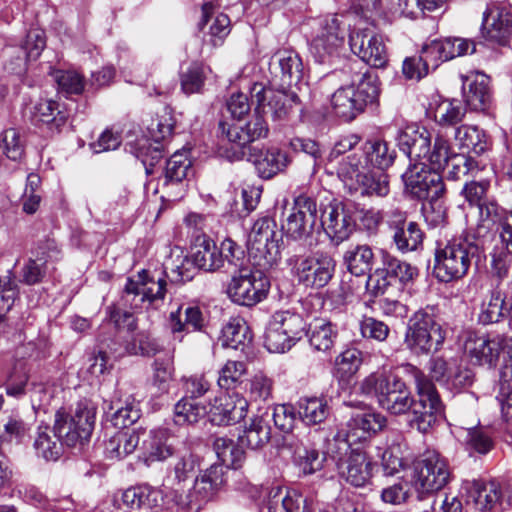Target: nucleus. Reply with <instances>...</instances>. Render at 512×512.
Returning <instances> with one entry per match:
<instances>
[{
  "label": "nucleus",
  "mask_w": 512,
  "mask_h": 512,
  "mask_svg": "<svg viewBox=\"0 0 512 512\" xmlns=\"http://www.w3.org/2000/svg\"><path fill=\"white\" fill-rule=\"evenodd\" d=\"M399 371L413 382L415 398L403 377L390 370H377L358 385L360 394L375 399L378 406L393 416L407 415L408 425L422 434L429 433L444 417V404L435 384L411 363Z\"/></svg>",
  "instance_id": "f257e3e1"
},
{
  "label": "nucleus",
  "mask_w": 512,
  "mask_h": 512,
  "mask_svg": "<svg viewBox=\"0 0 512 512\" xmlns=\"http://www.w3.org/2000/svg\"><path fill=\"white\" fill-rule=\"evenodd\" d=\"M252 104L242 92L233 93L226 101L227 111L234 122L219 121L217 135L222 141L227 140L235 147L232 155L228 156L231 160L243 159L244 149L250 143L268 136L269 127L260 110L255 109L254 116L242 122L243 117L250 112Z\"/></svg>",
  "instance_id": "f03ea898"
},
{
  "label": "nucleus",
  "mask_w": 512,
  "mask_h": 512,
  "mask_svg": "<svg viewBox=\"0 0 512 512\" xmlns=\"http://www.w3.org/2000/svg\"><path fill=\"white\" fill-rule=\"evenodd\" d=\"M486 249L471 235L448 240L444 246L438 244L435 250L433 273L442 283H450L464 278L472 260Z\"/></svg>",
  "instance_id": "7ed1b4c3"
},
{
  "label": "nucleus",
  "mask_w": 512,
  "mask_h": 512,
  "mask_svg": "<svg viewBox=\"0 0 512 512\" xmlns=\"http://www.w3.org/2000/svg\"><path fill=\"white\" fill-rule=\"evenodd\" d=\"M446 339L437 307L427 305L415 311L407 322L404 344L411 354L421 357L440 351Z\"/></svg>",
  "instance_id": "20e7f679"
},
{
  "label": "nucleus",
  "mask_w": 512,
  "mask_h": 512,
  "mask_svg": "<svg viewBox=\"0 0 512 512\" xmlns=\"http://www.w3.org/2000/svg\"><path fill=\"white\" fill-rule=\"evenodd\" d=\"M452 473L445 457L435 450H427L413 466L411 487L416 499L433 498L451 480Z\"/></svg>",
  "instance_id": "39448f33"
},
{
  "label": "nucleus",
  "mask_w": 512,
  "mask_h": 512,
  "mask_svg": "<svg viewBox=\"0 0 512 512\" xmlns=\"http://www.w3.org/2000/svg\"><path fill=\"white\" fill-rule=\"evenodd\" d=\"M331 458L341 479L354 487L371 483L376 463L361 449H352L345 439H334Z\"/></svg>",
  "instance_id": "423d86ee"
},
{
  "label": "nucleus",
  "mask_w": 512,
  "mask_h": 512,
  "mask_svg": "<svg viewBox=\"0 0 512 512\" xmlns=\"http://www.w3.org/2000/svg\"><path fill=\"white\" fill-rule=\"evenodd\" d=\"M327 438L321 428L309 429L306 433L283 436V447L292 453V461L300 475L310 476L324 468L327 453L320 451L317 442Z\"/></svg>",
  "instance_id": "0eeeda50"
},
{
  "label": "nucleus",
  "mask_w": 512,
  "mask_h": 512,
  "mask_svg": "<svg viewBox=\"0 0 512 512\" xmlns=\"http://www.w3.org/2000/svg\"><path fill=\"white\" fill-rule=\"evenodd\" d=\"M293 276L298 284L305 288L319 290L326 287L333 279L336 261L327 252L317 251L303 256L294 254L287 259Z\"/></svg>",
  "instance_id": "6e6552de"
},
{
  "label": "nucleus",
  "mask_w": 512,
  "mask_h": 512,
  "mask_svg": "<svg viewBox=\"0 0 512 512\" xmlns=\"http://www.w3.org/2000/svg\"><path fill=\"white\" fill-rule=\"evenodd\" d=\"M96 409L88 402H79L73 411L61 408L55 413V433L68 447L84 445L95 426Z\"/></svg>",
  "instance_id": "1a4fd4ad"
},
{
  "label": "nucleus",
  "mask_w": 512,
  "mask_h": 512,
  "mask_svg": "<svg viewBox=\"0 0 512 512\" xmlns=\"http://www.w3.org/2000/svg\"><path fill=\"white\" fill-rule=\"evenodd\" d=\"M282 233L277 231L275 220L269 216L259 218L253 225L248 240V255L254 265L268 268L280 259Z\"/></svg>",
  "instance_id": "9d476101"
},
{
  "label": "nucleus",
  "mask_w": 512,
  "mask_h": 512,
  "mask_svg": "<svg viewBox=\"0 0 512 512\" xmlns=\"http://www.w3.org/2000/svg\"><path fill=\"white\" fill-rule=\"evenodd\" d=\"M318 210L314 197L299 194L294 197L293 206L286 219L283 229L288 239L303 241L309 247L317 244L315 234H320V224L317 225Z\"/></svg>",
  "instance_id": "9b49d317"
},
{
  "label": "nucleus",
  "mask_w": 512,
  "mask_h": 512,
  "mask_svg": "<svg viewBox=\"0 0 512 512\" xmlns=\"http://www.w3.org/2000/svg\"><path fill=\"white\" fill-rule=\"evenodd\" d=\"M167 273L165 270H140L135 277H128L122 290L124 306L138 308L144 302L150 304L163 301L167 293Z\"/></svg>",
  "instance_id": "f8f14e48"
},
{
  "label": "nucleus",
  "mask_w": 512,
  "mask_h": 512,
  "mask_svg": "<svg viewBox=\"0 0 512 512\" xmlns=\"http://www.w3.org/2000/svg\"><path fill=\"white\" fill-rule=\"evenodd\" d=\"M481 43L491 49L509 47L512 39V5L490 1L482 14Z\"/></svg>",
  "instance_id": "ddd939ff"
},
{
  "label": "nucleus",
  "mask_w": 512,
  "mask_h": 512,
  "mask_svg": "<svg viewBox=\"0 0 512 512\" xmlns=\"http://www.w3.org/2000/svg\"><path fill=\"white\" fill-rule=\"evenodd\" d=\"M249 93L252 103H256V110L264 109L267 101L268 112L275 122L288 121L296 111H303L301 97L295 90L284 87L273 90L261 82H254Z\"/></svg>",
  "instance_id": "4468645a"
},
{
  "label": "nucleus",
  "mask_w": 512,
  "mask_h": 512,
  "mask_svg": "<svg viewBox=\"0 0 512 512\" xmlns=\"http://www.w3.org/2000/svg\"><path fill=\"white\" fill-rule=\"evenodd\" d=\"M405 192L411 199L437 203L446 194V186L440 172L430 169L426 163L410 164L402 174Z\"/></svg>",
  "instance_id": "2eb2a0df"
},
{
  "label": "nucleus",
  "mask_w": 512,
  "mask_h": 512,
  "mask_svg": "<svg viewBox=\"0 0 512 512\" xmlns=\"http://www.w3.org/2000/svg\"><path fill=\"white\" fill-rule=\"evenodd\" d=\"M269 290L270 280L263 271L244 269L233 275L227 292L234 303L252 307L266 299Z\"/></svg>",
  "instance_id": "dca6fc26"
},
{
  "label": "nucleus",
  "mask_w": 512,
  "mask_h": 512,
  "mask_svg": "<svg viewBox=\"0 0 512 512\" xmlns=\"http://www.w3.org/2000/svg\"><path fill=\"white\" fill-rule=\"evenodd\" d=\"M192 162L186 153L175 152L165 161L158 177V189L161 198L169 202L181 200L188 189V173Z\"/></svg>",
  "instance_id": "f3484780"
},
{
  "label": "nucleus",
  "mask_w": 512,
  "mask_h": 512,
  "mask_svg": "<svg viewBox=\"0 0 512 512\" xmlns=\"http://www.w3.org/2000/svg\"><path fill=\"white\" fill-rule=\"evenodd\" d=\"M429 371L432 380L454 394L467 391L476 380L475 372L468 365L441 356L429 360Z\"/></svg>",
  "instance_id": "a211bd4d"
},
{
  "label": "nucleus",
  "mask_w": 512,
  "mask_h": 512,
  "mask_svg": "<svg viewBox=\"0 0 512 512\" xmlns=\"http://www.w3.org/2000/svg\"><path fill=\"white\" fill-rule=\"evenodd\" d=\"M176 125V119L170 107H165L163 114L157 119L156 129L151 128L150 134L154 144L147 141L139 144L136 149V157L142 162L147 175L154 174V169L164 156V146L161 141H165L173 134Z\"/></svg>",
  "instance_id": "6ab92c4d"
},
{
  "label": "nucleus",
  "mask_w": 512,
  "mask_h": 512,
  "mask_svg": "<svg viewBox=\"0 0 512 512\" xmlns=\"http://www.w3.org/2000/svg\"><path fill=\"white\" fill-rule=\"evenodd\" d=\"M351 51L374 68L386 67L389 56L381 35L372 29H355L349 35Z\"/></svg>",
  "instance_id": "aec40b11"
},
{
  "label": "nucleus",
  "mask_w": 512,
  "mask_h": 512,
  "mask_svg": "<svg viewBox=\"0 0 512 512\" xmlns=\"http://www.w3.org/2000/svg\"><path fill=\"white\" fill-rule=\"evenodd\" d=\"M387 225L396 249L401 253L417 251L423 245L425 233L415 221H408L407 214L399 209L390 212Z\"/></svg>",
  "instance_id": "412c9836"
},
{
  "label": "nucleus",
  "mask_w": 512,
  "mask_h": 512,
  "mask_svg": "<svg viewBox=\"0 0 512 512\" xmlns=\"http://www.w3.org/2000/svg\"><path fill=\"white\" fill-rule=\"evenodd\" d=\"M511 218L512 210L502 207L492 197L478 208V222L470 235L486 247L496 237V232Z\"/></svg>",
  "instance_id": "4be33fe9"
},
{
  "label": "nucleus",
  "mask_w": 512,
  "mask_h": 512,
  "mask_svg": "<svg viewBox=\"0 0 512 512\" xmlns=\"http://www.w3.org/2000/svg\"><path fill=\"white\" fill-rule=\"evenodd\" d=\"M494 284L489 292L488 302L483 304L479 321L484 324L500 322L512 310V278L492 277Z\"/></svg>",
  "instance_id": "5701e85b"
},
{
  "label": "nucleus",
  "mask_w": 512,
  "mask_h": 512,
  "mask_svg": "<svg viewBox=\"0 0 512 512\" xmlns=\"http://www.w3.org/2000/svg\"><path fill=\"white\" fill-rule=\"evenodd\" d=\"M512 340L503 335L488 337L470 333L465 341V351L475 364L495 367L501 352L510 346Z\"/></svg>",
  "instance_id": "b1692460"
},
{
  "label": "nucleus",
  "mask_w": 512,
  "mask_h": 512,
  "mask_svg": "<svg viewBox=\"0 0 512 512\" xmlns=\"http://www.w3.org/2000/svg\"><path fill=\"white\" fill-rule=\"evenodd\" d=\"M30 258L22 268V282L27 285L40 283L46 276L49 265L60 258V250L54 239L39 241Z\"/></svg>",
  "instance_id": "393cba45"
},
{
  "label": "nucleus",
  "mask_w": 512,
  "mask_h": 512,
  "mask_svg": "<svg viewBox=\"0 0 512 512\" xmlns=\"http://www.w3.org/2000/svg\"><path fill=\"white\" fill-rule=\"evenodd\" d=\"M270 66L275 70L282 87H296L301 90L304 81L305 68L301 56L292 49H281L276 51L271 57Z\"/></svg>",
  "instance_id": "a878e982"
},
{
  "label": "nucleus",
  "mask_w": 512,
  "mask_h": 512,
  "mask_svg": "<svg viewBox=\"0 0 512 512\" xmlns=\"http://www.w3.org/2000/svg\"><path fill=\"white\" fill-rule=\"evenodd\" d=\"M352 212L342 203L330 204L322 212L320 230L336 244L347 240L355 229Z\"/></svg>",
  "instance_id": "bb28decb"
},
{
  "label": "nucleus",
  "mask_w": 512,
  "mask_h": 512,
  "mask_svg": "<svg viewBox=\"0 0 512 512\" xmlns=\"http://www.w3.org/2000/svg\"><path fill=\"white\" fill-rule=\"evenodd\" d=\"M248 150L247 160L254 165L257 175L265 180L284 172L292 161L288 153L278 147H248Z\"/></svg>",
  "instance_id": "cd10ccee"
},
{
  "label": "nucleus",
  "mask_w": 512,
  "mask_h": 512,
  "mask_svg": "<svg viewBox=\"0 0 512 512\" xmlns=\"http://www.w3.org/2000/svg\"><path fill=\"white\" fill-rule=\"evenodd\" d=\"M248 401L239 393L233 392L216 398L208 413L212 424L227 426L242 421L248 411Z\"/></svg>",
  "instance_id": "c85d7f7f"
},
{
  "label": "nucleus",
  "mask_w": 512,
  "mask_h": 512,
  "mask_svg": "<svg viewBox=\"0 0 512 512\" xmlns=\"http://www.w3.org/2000/svg\"><path fill=\"white\" fill-rule=\"evenodd\" d=\"M462 92L465 104L471 111L487 113L493 106L490 78L483 73L466 76Z\"/></svg>",
  "instance_id": "c756f323"
},
{
  "label": "nucleus",
  "mask_w": 512,
  "mask_h": 512,
  "mask_svg": "<svg viewBox=\"0 0 512 512\" xmlns=\"http://www.w3.org/2000/svg\"><path fill=\"white\" fill-rule=\"evenodd\" d=\"M228 480V468L214 463L195 478L193 496L199 503H207L224 490Z\"/></svg>",
  "instance_id": "7c9ffc66"
},
{
  "label": "nucleus",
  "mask_w": 512,
  "mask_h": 512,
  "mask_svg": "<svg viewBox=\"0 0 512 512\" xmlns=\"http://www.w3.org/2000/svg\"><path fill=\"white\" fill-rule=\"evenodd\" d=\"M171 434L167 428H157L149 431L140 446L139 460L147 467L155 462H162L175 454V448L170 442Z\"/></svg>",
  "instance_id": "2f4dec72"
},
{
  "label": "nucleus",
  "mask_w": 512,
  "mask_h": 512,
  "mask_svg": "<svg viewBox=\"0 0 512 512\" xmlns=\"http://www.w3.org/2000/svg\"><path fill=\"white\" fill-rule=\"evenodd\" d=\"M396 140L410 161H421L430 151L432 134L425 127L407 126L398 131Z\"/></svg>",
  "instance_id": "473e14b6"
},
{
  "label": "nucleus",
  "mask_w": 512,
  "mask_h": 512,
  "mask_svg": "<svg viewBox=\"0 0 512 512\" xmlns=\"http://www.w3.org/2000/svg\"><path fill=\"white\" fill-rule=\"evenodd\" d=\"M353 66V64L346 66L343 72L353 73L350 85H353L355 98L363 113L368 106L378 103L380 82L375 72L369 69L364 72H356Z\"/></svg>",
  "instance_id": "72a5a7b5"
},
{
  "label": "nucleus",
  "mask_w": 512,
  "mask_h": 512,
  "mask_svg": "<svg viewBox=\"0 0 512 512\" xmlns=\"http://www.w3.org/2000/svg\"><path fill=\"white\" fill-rule=\"evenodd\" d=\"M67 113L52 99H40L31 109L32 123L46 129L50 136L59 134L67 123Z\"/></svg>",
  "instance_id": "f704fd0d"
},
{
  "label": "nucleus",
  "mask_w": 512,
  "mask_h": 512,
  "mask_svg": "<svg viewBox=\"0 0 512 512\" xmlns=\"http://www.w3.org/2000/svg\"><path fill=\"white\" fill-rule=\"evenodd\" d=\"M169 328L173 335L178 333L202 332L207 326V315L198 305H180L169 315Z\"/></svg>",
  "instance_id": "c9c22d12"
},
{
  "label": "nucleus",
  "mask_w": 512,
  "mask_h": 512,
  "mask_svg": "<svg viewBox=\"0 0 512 512\" xmlns=\"http://www.w3.org/2000/svg\"><path fill=\"white\" fill-rule=\"evenodd\" d=\"M500 245H495L490 252V272L492 277L509 276L512 265V218L497 232Z\"/></svg>",
  "instance_id": "e433bc0d"
},
{
  "label": "nucleus",
  "mask_w": 512,
  "mask_h": 512,
  "mask_svg": "<svg viewBox=\"0 0 512 512\" xmlns=\"http://www.w3.org/2000/svg\"><path fill=\"white\" fill-rule=\"evenodd\" d=\"M419 271L416 266L388 253H382L381 267L376 268V275L386 278L391 285L406 286L414 282Z\"/></svg>",
  "instance_id": "4c0bfd02"
},
{
  "label": "nucleus",
  "mask_w": 512,
  "mask_h": 512,
  "mask_svg": "<svg viewBox=\"0 0 512 512\" xmlns=\"http://www.w3.org/2000/svg\"><path fill=\"white\" fill-rule=\"evenodd\" d=\"M190 255L199 270L214 272L222 268L220 248L205 234L195 237Z\"/></svg>",
  "instance_id": "58836bf2"
},
{
  "label": "nucleus",
  "mask_w": 512,
  "mask_h": 512,
  "mask_svg": "<svg viewBox=\"0 0 512 512\" xmlns=\"http://www.w3.org/2000/svg\"><path fill=\"white\" fill-rule=\"evenodd\" d=\"M271 432L270 416L268 410H264L250 418L238 440L242 446L257 450L269 443Z\"/></svg>",
  "instance_id": "ea45409f"
},
{
  "label": "nucleus",
  "mask_w": 512,
  "mask_h": 512,
  "mask_svg": "<svg viewBox=\"0 0 512 512\" xmlns=\"http://www.w3.org/2000/svg\"><path fill=\"white\" fill-rule=\"evenodd\" d=\"M454 139L460 149L476 158L489 149L486 131L477 125L461 124L454 128Z\"/></svg>",
  "instance_id": "a19ab883"
},
{
  "label": "nucleus",
  "mask_w": 512,
  "mask_h": 512,
  "mask_svg": "<svg viewBox=\"0 0 512 512\" xmlns=\"http://www.w3.org/2000/svg\"><path fill=\"white\" fill-rule=\"evenodd\" d=\"M141 415L140 402L131 395L124 401L113 402L110 411L106 412L107 420L112 426L122 430L135 424Z\"/></svg>",
  "instance_id": "79ce46f5"
},
{
  "label": "nucleus",
  "mask_w": 512,
  "mask_h": 512,
  "mask_svg": "<svg viewBox=\"0 0 512 512\" xmlns=\"http://www.w3.org/2000/svg\"><path fill=\"white\" fill-rule=\"evenodd\" d=\"M211 8L212 5L210 3H205L202 6L203 17L198 27L200 31H203L210 37L209 42L213 46H219L231 31V21L230 18L223 13H219L215 17L209 15Z\"/></svg>",
  "instance_id": "37998d69"
},
{
  "label": "nucleus",
  "mask_w": 512,
  "mask_h": 512,
  "mask_svg": "<svg viewBox=\"0 0 512 512\" xmlns=\"http://www.w3.org/2000/svg\"><path fill=\"white\" fill-rule=\"evenodd\" d=\"M106 347L115 357H122L125 354L151 356L159 351L157 343L144 332L133 334L131 341H126L125 344L111 340Z\"/></svg>",
  "instance_id": "c03bdc74"
},
{
  "label": "nucleus",
  "mask_w": 512,
  "mask_h": 512,
  "mask_svg": "<svg viewBox=\"0 0 512 512\" xmlns=\"http://www.w3.org/2000/svg\"><path fill=\"white\" fill-rule=\"evenodd\" d=\"M162 501L161 492L149 485L130 487L121 495L123 506L131 510H139L140 512H145L151 505Z\"/></svg>",
  "instance_id": "a18cd8bd"
},
{
  "label": "nucleus",
  "mask_w": 512,
  "mask_h": 512,
  "mask_svg": "<svg viewBox=\"0 0 512 512\" xmlns=\"http://www.w3.org/2000/svg\"><path fill=\"white\" fill-rule=\"evenodd\" d=\"M65 443L55 433V425H39L34 440V448L38 456L43 457L45 460H57L62 452Z\"/></svg>",
  "instance_id": "49530a36"
},
{
  "label": "nucleus",
  "mask_w": 512,
  "mask_h": 512,
  "mask_svg": "<svg viewBox=\"0 0 512 512\" xmlns=\"http://www.w3.org/2000/svg\"><path fill=\"white\" fill-rule=\"evenodd\" d=\"M305 336L314 350L327 352L333 347L338 331L330 321L315 319L306 329Z\"/></svg>",
  "instance_id": "de8ad7c7"
},
{
  "label": "nucleus",
  "mask_w": 512,
  "mask_h": 512,
  "mask_svg": "<svg viewBox=\"0 0 512 512\" xmlns=\"http://www.w3.org/2000/svg\"><path fill=\"white\" fill-rule=\"evenodd\" d=\"M374 252L368 244L351 245L343 255L347 270L355 276H365L374 263Z\"/></svg>",
  "instance_id": "09e8293b"
},
{
  "label": "nucleus",
  "mask_w": 512,
  "mask_h": 512,
  "mask_svg": "<svg viewBox=\"0 0 512 512\" xmlns=\"http://www.w3.org/2000/svg\"><path fill=\"white\" fill-rule=\"evenodd\" d=\"M268 512H307L306 498L296 492L277 487L267 503Z\"/></svg>",
  "instance_id": "8fccbe9b"
},
{
  "label": "nucleus",
  "mask_w": 512,
  "mask_h": 512,
  "mask_svg": "<svg viewBox=\"0 0 512 512\" xmlns=\"http://www.w3.org/2000/svg\"><path fill=\"white\" fill-rule=\"evenodd\" d=\"M331 105L335 115L346 122L354 120L362 113L353 92V85L350 84L339 87L333 93Z\"/></svg>",
  "instance_id": "3c124183"
},
{
  "label": "nucleus",
  "mask_w": 512,
  "mask_h": 512,
  "mask_svg": "<svg viewBox=\"0 0 512 512\" xmlns=\"http://www.w3.org/2000/svg\"><path fill=\"white\" fill-rule=\"evenodd\" d=\"M363 155L370 167L384 171L393 165L397 154L388 142L378 139L365 142Z\"/></svg>",
  "instance_id": "603ef678"
},
{
  "label": "nucleus",
  "mask_w": 512,
  "mask_h": 512,
  "mask_svg": "<svg viewBox=\"0 0 512 512\" xmlns=\"http://www.w3.org/2000/svg\"><path fill=\"white\" fill-rule=\"evenodd\" d=\"M343 48V41L311 38L309 42V52L313 61L319 65L329 67L339 61Z\"/></svg>",
  "instance_id": "864d4df0"
},
{
  "label": "nucleus",
  "mask_w": 512,
  "mask_h": 512,
  "mask_svg": "<svg viewBox=\"0 0 512 512\" xmlns=\"http://www.w3.org/2000/svg\"><path fill=\"white\" fill-rule=\"evenodd\" d=\"M252 340L249 326L242 318H232L222 329L220 338L225 348L244 350Z\"/></svg>",
  "instance_id": "5fc2aeb1"
},
{
  "label": "nucleus",
  "mask_w": 512,
  "mask_h": 512,
  "mask_svg": "<svg viewBox=\"0 0 512 512\" xmlns=\"http://www.w3.org/2000/svg\"><path fill=\"white\" fill-rule=\"evenodd\" d=\"M298 415L307 425H318L330 414V406L326 397H302L298 401Z\"/></svg>",
  "instance_id": "6e6d98bb"
},
{
  "label": "nucleus",
  "mask_w": 512,
  "mask_h": 512,
  "mask_svg": "<svg viewBox=\"0 0 512 512\" xmlns=\"http://www.w3.org/2000/svg\"><path fill=\"white\" fill-rule=\"evenodd\" d=\"M445 167L447 168L446 178L448 180L457 181L466 175L474 176L476 173L482 171L485 165L473 155L452 153Z\"/></svg>",
  "instance_id": "4d7b16f0"
},
{
  "label": "nucleus",
  "mask_w": 512,
  "mask_h": 512,
  "mask_svg": "<svg viewBox=\"0 0 512 512\" xmlns=\"http://www.w3.org/2000/svg\"><path fill=\"white\" fill-rule=\"evenodd\" d=\"M211 73L209 66L201 62H192L180 72L181 90L186 95L203 93L206 80Z\"/></svg>",
  "instance_id": "13d9d810"
},
{
  "label": "nucleus",
  "mask_w": 512,
  "mask_h": 512,
  "mask_svg": "<svg viewBox=\"0 0 512 512\" xmlns=\"http://www.w3.org/2000/svg\"><path fill=\"white\" fill-rule=\"evenodd\" d=\"M140 441L139 432L119 431L105 444V453L109 459L121 460L132 454Z\"/></svg>",
  "instance_id": "bf43d9fd"
},
{
  "label": "nucleus",
  "mask_w": 512,
  "mask_h": 512,
  "mask_svg": "<svg viewBox=\"0 0 512 512\" xmlns=\"http://www.w3.org/2000/svg\"><path fill=\"white\" fill-rule=\"evenodd\" d=\"M469 498L473 500L480 510H490L497 504L504 506L501 491L494 483L486 484L481 480H474L469 487Z\"/></svg>",
  "instance_id": "052dcab7"
},
{
  "label": "nucleus",
  "mask_w": 512,
  "mask_h": 512,
  "mask_svg": "<svg viewBox=\"0 0 512 512\" xmlns=\"http://www.w3.org/2000/svg\"><path fill=\"white\" fill-rule=\"evenodd\" d=\"M355 190L362 196L385 197L390 192L389 177L384 172H372L357 175Z\"/></svg>",
  "instance_id": "680f3d73"
},
{
  "label": "nucleus",
  "mask_w": 512,
  "mask_h": 512,
  "mask_svg": "<svg viewBox=\"0 0 512 512\" xmlns=\"http://www.w3.org/2000/svg\"><path fill=\"white\" fill-rule=\"evenodd\" d=\"M151 383L161 394L169 392L170 384L174 379V358L171 354L157 357L152 363Z\"/></svg>",
  "instance_id": "e2e57ef3"
},
{
  "label": "nucleus",
  "mask_w": 512,
  "mask_h": 512,
  "mask_svg": "<svg viewBox=\"0 0 512 512\" xmlns=\"http://www.w3.org/2000/svg\"><path fill=\"white\" fill-rule=\"evenodd\" d=\"M270 320L284 331L295 342L299 341L306 332V323L303 317L295 312L285 310L276 311Z\"/></svg>",
  "instance_id": "0e129e2a"
},
{
  "label": "nucleus",
  "mask_w": 512,
  "mask_h": 512,
  "mask_svg": "<svg viewBox=\"0 0 512 512\" xmlns=\"http://www.w3.org/2000/svg\"><path fill=\"white\" fill-rule=\"evenodd\" d=\"M311 28V38H323L343 42L345 40V31L341 27V22L335 14H328L313 19Z\"/></svg>",
  "instance_id": "69168bd1"
},
{
  "label": "nucleus",
  "mask_w": 512,
  "mask_h": 512,
  "mask_svg": "<svg viewBox=\"0 0 512 512\" xmlns=\"http://www.w3.org/2000/svg\"><path fill=\"white\" fill-rule=\"evenodd\" d=\"M24 155L25 143L20 132L14 128L4 130L0 134V157L21 162Z\"/></svg>",
  "instance_id": "338daca9"
},
{
  "label": "nucleus",
  "mask_w": 512,
  "mask_h": 512,
  "mask_svg": "<svg viewBox=\"0 0 512 512\" xmlns=\"http://www.w3.org/2000/svg\"><path fill=\"white\" fill-rule=\"evenodd\" d=\"M465 445L470 455H487L495 448V441L483 427H471L467 429Z\"/></svg>",
  "instance_id": "774afa93"
}]
</instances>
